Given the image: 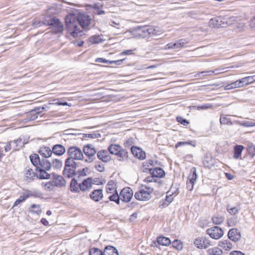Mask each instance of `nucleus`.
I'll list each match as a JSON object with an SVG mask.
<instances>
[{"label": "nucleus", "instance_id": "1", "mask_svg": "<svg viewBox=\"0 0 255 255\" xmlns=\"http://www.w3.org/2000/svg\"><path fill=\"white\" fill-rule=\"evenodd\" d=\"M90 22L91 19L88 15L79 14L77 21H70L68 22L67 19H66L67 30L74 37L82 36L84 33L81 28H84L88 26Z\"/></svg>", "mask_w": 255, "mask_h": 255}, {"label": "nucleus", "instance_id": "2", "mask_svg": "<svg viewBox=\"0 0 255 255\" xmlns=\"http://www.w3.org/2000/svg\"><path fill=\"white\" fill-rule=\"evenodd\" d=\"M158 30L154 26L144 25L137 26L135 28V36L138 38H144L148 36L157 35Z\"/></svg>", "mask_w": 255, "mask_h": 255}, {"label": "nucleus", "instance_id": "3", "mask_svg": "<svg viewBox=\"0 0 255 255\" xmlns=\"http://www.w3.org/2000/svg\"><path fill=\"white\" fill-rule=\"evenodd\" d=\"M67 154L68 157L66 159L71 161L82 160L84 158V154L81 149L76 146H70L67 149Z\"/></svg>", "mask_w": 255, "mask_h": 255}, {"label": "nucleus", "instance_id": "4", "mask_svg": "<svg viewBox=\"0 0 255 255\" xmlns=\"http://www.w3.org/2000/svg\"><path fill=\"white\" fill-rule=\"evenodd\" d=\"M42 24L46 25L52 26L55 33H61L63 31V25L59 19L50 16L45 18L42 21Z\"/></svg>", "mask_w": 255, "mask_h": 255}, {"label": "nucleus", "instance_id": "5", "mask_svg": "<svg viewBox=\"0 0 255 255\" xmlns=\"http://www.w3.org/2000/svg\"><path fill=\"white\" fill-rule=\"evenodd\" d=\"M78 164L76 161H71L66 159L64 170L63 171L64 176L65 177L70 178L76 175V168Z\"/></svg>", "mask_w": 255, "mask_h": 255}, {"label": "nucleus", "instance_id": "6", "mask_svg": "<svg viewBox=\"0 0 255 255\" xmlns=\"http://www.w3.org/2000/svg\"><path fill=\"white\" fill-rule=\"evenodd\" d=\"M153 189L149 187L145 186L139 189L134 194V197L139 201H147L151 198V194Z\"/></svg>", "mask_w": 255, "mask_h": 255}, {"label": "nucleus", "instance_id": "7", "mask_svg": "<svg viewBox=\"0 0 255 255\" xmlns=\"http://www.w3.org/2000/svg\"><path fill=\"white\" fill-rule=\"evenodd\" d=\"M82 151L88 156V158L85 159V162H91L96 158L95 155L97 151L93 145L87 144L84 146Z\"/></svg>", "mask_w": 255, "mask_h": 255}, {"label": "nucleus", "instance_id": "8", "mask_svg": "<svg viewBox=\"0 0 255 255\" xmlns=\"http://www.w3.org/2000/svg\"><path fill=\"white\" fill-rule=\"evenodd\" d=\"M206 233L211 238L218 240L220 239L224 235V231L222 228L217 226H214L207 229Z\"/></svg>", "mask_w": 255, "mask_h": 255}, {"label": "nucleus", "instance_id": "9", "mask_svg": "<svg viewBox=\"0 0 255 255\" xmlns=\"http://www.w3.org/2000/svg\"><path fill=\"white\" fill-rule=\"evenodd\" d=\"M209 24L212 27H225L228 25V22L226 18L219 16L211 19Z\"/></svg>", "mask_w": 255, "mask_h": 255}, {"label": "nucleus", "instance_id": "10", "mask_svg": "<svg viewBox=\"0 0 255 255\" xmlns=\"http://www.w3.org/2000/svg\"><path fill=\"white\" fill-rule=\"evenodd\" d=\"M197 175L196 173V170L195 167H193L191 169V174L188 176V179L187 181V188L188 190L191 191L193 189L194 183L196 180Z\"/></svg>", "mask_w": 255, "mask_h": 255}, {"label": "nucleus", "instance_id": "11", "mask_svg": "<svg viewBox=\"0 0 255 255\" xmlns=\"http://www.w3.org/2000/svg\"><path fill=\"white\" fill-rule=\"evenodd\" d=\"M133 196V191L129 187L124 188L120 193L121 199L125 202L130 201Z\"/></svg>", "mask_w": 255, "mask_h": 255}, {"label": "nucleus", "instance_id": "12", "mask_svg": "<svg viewBox=\"0 0 255 255\" xmlns=\"http://www.w3.org/2000/svg\"><path fill=\"white\" fill-rule=\"evenodd\" d=\"M52 183L54 187L62 188L65 187L66 185V181L63 176L53 174Z\"/></svg>", "mask_w": 255, "mask_h": 255}, {"label": "nucleus", "instance_id": "13", "mask_svg": "<svg viewBox=\"0 0 255 255\" xmlns=\"http://www.w3.org/2000/svg\"><path fill=\"white\" fill-rule=\"evenodd\" d=\"M91 177H88L84 179L81 183H80V191L86 192L89 191L92 188V185L94 183Z\"/></svg>", "mask_w": 255, "mask_h": 255}, {"label": "nucleus", "instance_id": "14", "mask_svg": "<svg viewBox=\"0 0 255 255\" xmlns=\"http://www.w3.org/2000/svg\"><path fill=\"white\" fill-rule=\"evenodd\" d=\"M228 237L229 239L234 242H237L240 240L241 238V234L238 229L233 228L229 230Z\"/></svg>", "mask_w": 255, "mask_h": 255}, {"label": "nucleus", "instance_id": "15", "mask_svg": "<svg viewBox=\"0 0 255 255\" xmlns=\"http://www.w3.org/2000/svg\"><path fill=\"white\" fill-rule=\"evenodd\" d=\"M132 154L139 159L143 160L145 158L146 154L141 148L132 146L130 147Z\"/></svg>", "mask_w": 255, "mask_h": 255}, {"label": "nucleus", "instance_id": "16", "mask_svg": "<svg viewBox=\"0 0 255 255\" xmlns=\"http://www.w3.org/2000/svg\"><path fill=\"white\" fill-rule=\"evenodd\" d=\"M97 157L99 159L104 162H108L111 160V156L108 151L101 150L97 152Z\"/></svg>", "mask_w": 255, "mask_h": 255}, {"label": "nucleus", "instance_id": "17", "mask_svg": "<svg viewBox=\"0 0 255 255\" xmlns=\"http://www.w3.org/2000/svg\"><path fill=\"white\" fill-rule=\"evenodd\" d=\"M90 197L95 202H99L102 199L103 197V190L96 189L94 190L90 194Z\"/></svg>", "mask_w": 255, "mask_h": 255}, {"label": "nucleus", "instance_id": "18", "mask_svg": "<svg viewBox=\"0 0 255 255\" xmlns=\"http://www.w3.org/2000/svg\"><path fill=\"white\" fill-rule=\"evenodd\" d=\"M116 156H117L118 159L120 161L126 162L128 160V152L127 150L121 147V148L119 149Z\"/></svg>", "mask_w": 255, "mask_h": 255}, {"label": "nucleus", "instance_id": "19", "mask_svg": "<svg viewBox=\"0 0 255 255\" xmlns=\"http://www.w3.org/2000/svg\"><path fill=\"white\" fill-rule=\"evenodd\" d=\"M52 153L58 156L62 155L65 152L66 149L62 144H57L52 147Z\"/></svg>", "mask_w": 255, "mask_h": 255}, {"label": "nucleus", "instance_id": "20", "mask_svg": "<svg viewBox=\"0 0 255 255\" xmlns=\"http://www.w3.org/2000/svg\"><path fill=\"white\" fill-rule=\"evenodd\" d=\"M39 154L43 158H47L50 157L52 154V149L48 146H42L39 150Z\"/></svg>", "mask_w": 255, "mask_h": 255}, {"label": "nucleus", "instance_id": "21", "mask_svg": "<svg viewBox=\"0 0 255 255\" xmlns=\"http://www.w3.org/2000/svg\"><path fill=\"white\" fill-rule=\"evenodd\" d=\"M149 171L153 177L162 178L165 174L164 171L160 167L151 168L150 169Z\"/></svg>", "mask_w": 255, "mask_h": 255}, {"label": "nucleus", "instance_id": "22", "mask_svg": "<svg viewBox=\"0 0 255 255\" xmlns=\"http://www.w3.org/2000/svg\"><path fill=\"white\" fill-rule=\"evenodd\" d=\"M24 172V178L27 182L32 181L34 177L36 176V173L30 168H25Z\"/></svg>", "mask_w": 255, "mask_h": 255}, {"label": "nucleus", "instance_id": "23", "mask_svg": "<svg viewBox=\"0 0 255 255\" xmlns=\"http://www.w3.org/2000/svg\"><path fill=\"white\" fill-rule=\"evenodd\" d=\"M104 255H119L118 250L115 247L108 246L105 248L103 251Z\"/></svg>", "mask_w": 255, "mask_h": 255}, {"label": "nucleus", "instance_id": "24", "mask_svg": "<svg viewBox=\"0 0 255 255\" xmlns=\"http://www.w3.org/2000/svg\"><path fill=\"white\" fill-rule=\"evenodd\" d=\"M52 166L51 163L47 159V158H42L39 165L37 169L43 168L49 170Z\"/></svg>", "mask_w": 255, "mask_h": 255}, {"label": "nucleus", "instance_id": "25", "mask_svg": "<svg viewBox=\"0 0 255 255\" xmlns=\"http://www.w3.org/2000/svg\"><path fill=\"white\" fill-rule=\"evenodd\" d=\"M70 189L72 192L79 193L80 192V183H78L75 178L71 180Z\"/></svg>", "mask_w": 255, "mask_h": 255}, {"label": "nucleus", "instance_id": "26", "mask_svg": "<svg viewBox=\"0 0 255 255\" xmlns=\"http://www.w3.org/2000/svg\"><path fill=\"white\" fill-rule=\"evenodd\" d=\"M215 159L210 156H206L203 159V164L205 167L210 168L214 166Z\"/></svg>", "mask_w": 255, "mask_h": 255}, {"label": "nucleus", "instance_id": "27", "mask_svg": "<svg viewBox=\"0 0 255 255\" xmlns=\"http://www.w3.org/2000/svg\"><path fill=\"white\" fill-rule=\"evenodd\" d=\"M29 158L32 164L35 167L36 169H37L41 160L39 155L36 153H33L30 156Z\"/></svg>", "mask_w": 255, "mask_h": 255}, {"label": "nucleus", "instance_id": "28", "mask_svg": "<svg viewBox=\"0 0 255 255\" xmlns=\"http://www.w3.org/2000/svg\"><path fill=\"white\" fill-rule=\"evenodd\" d=\"M36 171L39 172V174H36V176L41 179H48L50 178V174L46 172V169L43 168L35 169Z\"/></svg>", "mask_w": 255, "mask_h": 255}, {"label": "nucleus", "instance_id": "29", "mask_svg": "<svg viewBox=\"0 0 255 255\" xmlns=\"http://www.w3.org/2000/svg\"><path fill=\"white\" fill-rule=\"evenodd\" d=\"M194 244L198 249H206L208 247V245L205 243L203 238H197L195 239Z\"/></svg>", "mask_w": 255, "mask_h": 255}, {"label": "nucleus", "instance_id": "30", "mask_svg": "<svg viewBox=\"0 0 255 255\" xmlns=\"http://www.w3.org/2000/svg\"><path fill=\"white\" fill-rule=\"evenodd\" d=\"M244 147L242 145H237L234 148V158L235 159H238L242 154L243 150Z\"/></svg>", "mask_w": 255, "mask_h": 255}, {"label": "nucleus", "instance_id": "31", "mask_svg": "<svg viewBox=\"0 0 255 255\" xmlns=\"http://www.w3.org/2000/svg\"><path fill=\"white\" fill-rule=\"evenodd\" d=\"M158 245L164 246H168L171 244V241L168 238L160 236L157 238Z\"/></svg>", "mask_w": 255, "mask_h": 255}, {"label": "nucleus", "instance_id": "32", "mask_svg": "<svg viewBox=\"0 0 255 255\" xmlns=\"http://www.w3.org/2000/svg\"><path fill=\"white\" fill-rule=\"evenodd\" d=\"M41 187L44 190L49 192L53 191L55 188L52 181L42 182Z\"/></svg>", "mask_w": 255, "mask_h": 255}, {"label": "nucleus", "instance_id": "33", "mask_svg": "<svg viewBox=\"0 0 255 255\" xmlns=\"http://www.w3.org/2000/svg\"><path fill=\"white\" fill-rule=\"evenodd\" d=\"M219 246L225 250H231L233 247L232 243L227 240L220 241L219 243Z\"/></svg>", "mask_w": 255, "mask_h": 255}, {"label": "nucleus", "instance_id": "34", "mask_svg": "<svg viewBox=\"0 0 255 255\" xmlns=\"http://www.w3.org/2000/svg\"><path fill=\"white\" fill-rule=\"evenodd\" d=\"M106 190L108 194L114 193L115 192L117 191L115 188V182L112 180L109 181L106 185Z\"/></svg>", "mask_w": 255, "mask_h": 255}, {"label": "nucleus", "instance_id": "35", "mask_svg": "<svg viewBox=\"0 0 255 255\" xmlns=\"http://www.w3.org/2000/svg\"><path fill=\"white\" fill-rule=\"evenodd\" d=\"M187 43H188V41L185 39H179L177 42L174 43L173 46L174 47V49H180L184 47Z\"/></svg>", "mask_w": 255, "mask_h": 255}, {"label": "nucleus", "instance_id": "36", "mask_svg": "<svg viewBox=\"0 0 255 255\" xmlns=\"http://www.w3.org/2000/svg\"><path fill=\"white\" fill-rule=\"evenodd\" d=\"M225 218L220 215H214L212 218L213 223L215 225H220L224 221Z\"/></svg>", "mask_w": 255, "mask_h": 255}, {"label": "nucleus", "instance_id": "37", "mask_svg": "<svg viewBox=\"0 0 255 255\" xmlns=\"http://www.w3.org/2000/svg\"><path fill=\"white\" fill-rule=\"evenodd\" d=\"M121 147L122 146L118 144H111L108 147V152L112 154L116 155L119 149H120Z\"/></svg>", "mask_w": 255, "mask_h": 255}, {"label": "nucleus", "instance_id": "38", "mask_svg": "<svg viewBox=\"0 0 255 255\" xmlns=\"http://www.w3.org/2000/svg\"><path fill=\"white\" fill-rule=\"evenodd\" d=\"M220 122L221 125H228L231 126L233 125V123L231 121L230 118H228L227 116L225 115H222L220 117Z\"/></svg>", "mask_w": 255, "mask_h": 255}, {"label": "nucleus", "instance_id": "39", "mask_svg": "<svg viewBox=\"0 0 255 255\" xmlns=\"http://www.w3.org/2000/svg\"><path fill=\"white\" fill-rule=\"evenodd\" d=\"M102 39L100 36H93L88 39V42L90 44H98L101 43Z\"/></svg>", "mask_w": 255, "mask_h": 255}, {"label": "nucleus", "instance_id": "40", "mask_svg": "<svg viewBox=\"0 0 255 255\" xmlns=\"http://www.w3.org/2000/svg\"><path fill=\"white\" fill-rule=\"evenodd\" d=\"M31 210L30 212L33 214L39 215L42 212V210L40 205L32 204L31 206Z\"/></svg>", "mask_w": 255, "mask_h": 255}, {"label": "nucleus", "instance_id": "41", "mask_svg": "<svg viewBox=\"0 0 255 255\" xmlns=\"http://www.w3.org/2000/svg\"><path fill=\"white\" fill-rule=\"evenodd\" d=\"M240 210L239 207H232L230 205L227 206V211L231 215H235L238 214Z\"/></svg>", "mask_w": 255, "mask_h": 255}, {"label": "nucleus", "instance_id": "42", "mask_svg": "<svg viewBox=\"0 0 255 255\" xmlns=\"http://www.w3.org/2000/svg\"><path fill=\"white\" fill-rule=\"evenodd\" d=\"M113 194L109 196V199L111 201H114L117 204L120 203V200L121 199L120 195H118V192L116 191L114 193H112Z\"/></svg>", "mask_w": 255, "mask_h": 255}, {"label": "nucleus", "instance_id": "43", "mask_svg": "<svg viewBox=\"0 0 255 255\" xmlns=\"http://www.w3.org/2000/svg\"><path fill=\"white\" fill-rule=\"evenodd\" d=\"M22 139L20 138H17L12 141V145L13 146V151L18 150L19 148V144L21 142Z\"/></svg>", "mask_w": 255, "mask_h": 255}, {"label": "nucleus", "instance_id": "44", "mask_svg": "<svg viewBox=\"0 0 255 255\" xmlns=\"http://www.w3.org/2000/svg\"><path fill=\"white\" fill-rule=\"evenodd\" d=\"M233 83V86H234V88H241L245 86H246L245 82L244 81L243 78L237 80Z\"/></svg>", "mask_w": 255, "mask_h": 255}, {"label": "nucleus", "instance_id": "45", "mask_svg": "<svg viewBox=\"0 0 255 255\" xmlns=\"http://www.w3.org/2000/svg\"><path fill=\"white\" fill-rule=\"evenodd\" d=\"M89 255H103V252H102L101 250L93 248L91 249H90L89 251Z\"/></svg>", "mask_w": 255, "mask_h": 255}, {"label": "nucleus", "instance_id": "46", "mask_svg": "<svg viewBox=\"0 0 255 255\" xmlns=\"http://www.w3.org/2000/svg\"><path fill=\"white\" fill-rule=\"evenodd\" d=\"M237 123L245 127H255V123L252 121L237 122Z\"/></svg>", "mask_w": 255, "mask_h": 255}, {"label": "nucleus", "instance_id": "47", "mask_svg": "<svg viewBox=\"0 0 255 255\" xmlns=\"http://www.w3.org/2000/svg\"><path fill=\"white\" fill-rule=\"evenodd\" d=\"M89 169L88 167L83 168L82 170H79L76 172V175L78 177L86 176L89 172Z\"/></svg>", "mask_w": 255, "mask_h": 255}, {"label": "nucleus", "instance_id": "48", "mask_svg": "<svg viewBox=\"0 0 255 255\" xmlns=\"http://www.w3.org/2000/svg\"><path fill=\"white\" fill-rule=\"evenodd\" d=\"M246 86H247L255 81V75L243 78Z\"/></svg>", "mask_w": 255, "mask_h": 255}, {"label": "nucleus", "instance_id": "49", "mask_svg": "<svg viewBox=\"0 0 255 255\" xmlns=\"http://www.w3.org/2000/svg\"><path fill=\"white\" fill-rule=\"evenodd\" d=\"M29 197L28 195L21 196L19 197L18 199H17L14 202L13 207L17 206L19 204H20L21 203L24 201L27 198Z\"/></svg>", "mask_w": 255, "mask_h": 255}, {"label": "nucleus", "instance_id": "50", "mask_svg": "<svg viewBox=\"0 0 255 255\" xmlns=\"http://www.w3.org/2000/svg\"><path fill=\"white\" fill-rule=\"evenodd\" d=\"M52 165L55 168H60L62 166V161L60 159H55L52 161Z\"/></svg>", "mask_w": 255, "mask_h": 255}, {"label": "nucleus", "instance_id": "51", "mask_svg": "<svg viewBox=\"0 0 255 255\" xmlns=\"http://www.w3.org/2000/svg\"><path fill=\"white\" fill-rule=\"evenodd\" d=\"M134 144V139L132 137L128 138L124 142V145L127 147H131Z\"/></svg>", "mask_w": 255, "mask_h": 255}, {"label": "nucleus", "instance_id": "52", "mask_svg": "<svg viewBox=\"0 0 255 255\" xmlns=\"http://www.w3.org/2000/svg\"><path fill=\"white\" fill-rule=\"evenodd\" d=\"M172 247L178 250H181L182 249V244L178 240H175L172 243Z\"/></svg>", "mask_w": 255, "mask_h": 255}, {"label": "nucleus", "instance_id": "53", "mask_svg": "<svg viewBox=\"0 0 255 255\" xmlns=\"http://www.w3.org/2000/svg\"><path fill=\"white\" fill-rule=\"evenodd\" d=\"M210 255H221L223 252L221 250L218 248L213 249L209 250Z\"/></svg>", "mask_w": 255, "mask_h": 255}, {"label": "nucleus", "instance_id": "54", "mask_svg": "<svg viewBox=\"0 0 255 255\" xmlns=\"http://www.w3.org/2000/svg\"><path fill=\"white\" fill-rule=\"evenodd\" d=\"M45 109L43 107H36L33 110L30 111V114H37L38 115L41 113L42 111Z\"/></svg>", "mask_w": 255, "mask_h": 255}, {"label": "nucleus", "instance_id": "55", "mask_svg": "<svg viewBox=\"0 0 255 255\" xmlns=\"http://www.w3.org/2000/svg\"><path fill=\"white\" fill-rule=\"evenodd\" d=\"M186 144H190L193 146H195L196 145L195 142L194 143H193L192 141H179L176 143V147H177L178 146H182Z\"/></svg>", "mask_w": 255, "mask_h": 255}, {"label": "nucleus", "instance_id": "56", "mask_svg": "<svg viewBox=\"0 0 255 255\" xmlns=\"http://www.w3.org/2000/svg\"><path fill=\"white\" fill-rule=\"evenodd\" d=\"M176 120L178 122L184 126H187L189 124V122L187 120L183 119L181 117H177L176 118Z\"/></svg>", "mask_w": 255, "mask_h": 255}, {"label": "nucleus", "instance_id": "57", "mask_svg": "<svg viewBox=\"0 0 255 255\" xmlns=\"http://www.w3.org/2000/svg\"><path fill=\"white\" fill-rule=\"evenodd\" d=\"M248 150L249 153L252 156H255V145H252L248 147Z\"/></svg>", "mask_w": 255, "mask_h": 255}, {"label": "nucleus", "instance_id": "58", "mask_svg": "<svg viewBox=\"0 0 255 255\" xmlns=\"http://www.w3.org/2000/svg\"><path fill=\"white\" fill-rule=\"evenodd\" d=\"M212 107V105L211 104H205L202 105L198 106V110H207Z\"/></svg>", "mask_w": 255, "mask_h": 255}, {"label": "nucleus", "instance_id": "59", "mask_svg": "<svg viewBox=\"0 0 255 255\" xmlns=\"http://www.w3.org/2000/svg\"><path fill=\"white\" fill-rule=\"evenodd\" d=\"M11 149H13V146L12 145V141H10L6 143V145L4 146V150L5 152H8Z\"/></svg>", "mask_w": 255, "mask_h": 255}, {"label": "nucleus", "instance_id": "60", "mask_svg": "<svg viewBox=\"0 0 255 255\" xmlns=\"http://www.w3.org/2000/svg\"><path fill=\"white\" fill-rule=\"evenodd\" d=\"M215 72L214 71L210 70V71H202L201 72H199L197 74H196L194 75L195 77H198L201 76V75L204 73H209V75H211L212 74L214 73Z\"/></svg>", "mask_w": 255, "mask_h": 255}, {"label": "nucleus", "instance_id": "61", "mask_svg": "<svg viewBox=\"0 0 255 255\" xmlns=\"http://www.w3.org/2000/svg\"><path fill=\"white\" fill-rule=\"evenodd\" d=\"M95 168L99 172H104L105 171V167H104V166L103 165L100 164L95 165Z\"/></svg>", "mask_w": 255, "mask_h": 255}, {"label": "nucleus", "instance_id": "62", "mask_svg": "<svg viewBox=\"0 0 255 255\" xmlns=\"http://www.w3.org/2000/svg\"><path fill=\"white\" fill-rule=\"evenodd\" d=\"M135 50H126L123 51L121 53V55H131L133 53V51Z\"/></svg>", "mask_w": 255, "mask_h": 255}, {"label": "nucleus", "instance_id": "63", "mask_svg": "<svg viewBox=\"0 0 255 255\" xmlns=\"http://www.w3.org/2000/svg\"><path fill=\"white\" fill-rule=\"evenodd\" d=\"M125 60V59L118 60H115V61H109V64H115L117 65H120L122 64L123 61Z\"/></svg>", "mask_w": 255, "mask_h": 255}, {"label": "nucleus", "instance_id": "64", "mask_svg": "<svg viewBox=\"0 0 255 255\" xmlns=\"http://www.w3.org/2000/svg\"><path fill=\"white\" fill-rule=\"evenodd\" d=\"M230 255H245L240 251H234L230 253Z\"/></svg>", "mask_w": 255, "mask_h": 255}]
</instances>
